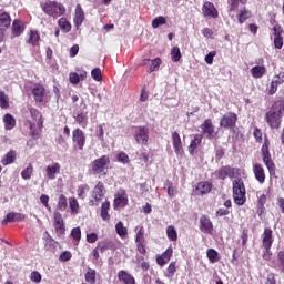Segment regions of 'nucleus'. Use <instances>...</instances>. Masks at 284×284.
Wrapping results in <instances>:
<instances>
[{"label":"nucleus","mask_w":284,"mask_h":284,"mask_svg":"<svg viewBox=\"0 0 284 284\" xmlns=\"http://www.w3.org/2000/svg\"><path fill=\"white\" fill-rule=\"evenodd\" d=\"M41 8L44 14L52 17V19H59V17H63V14H65V6L61 2L49 0L41 4Z\"/></svg>","instance_id":"f257e3e1"},{"label":"nucleus","mask_w":284,"mask_h":284,"mask_svg":"<svg viewBox=\"0 0 284 284\" xmlns=\"http://www.w3.org/2000/svg\"><path fill=\"white\" fill-rule=\"evenodd\" d=\"M245 184L243 180L237 179L233 181V201L236 205H245Z\"/></svg>","instance_id":"f03ea898"},{"label":"nucleus","mask_w":284,"mask_h":284,"mask_svg":"<svg viewBox=\"0 0 284 284\" xmlns=\"http://www.w3.org/2000/svg\"><path fill=\"white\" fill-rule=\"evenodd\" d=\"M284 108H273L266 113V121L270 128L278 130L281 128V119H283Z\"/></svg>","instance_id":"7ed1b4c3"},{"label":"nucleus","mask_w":284,"mask_h":284,"mask_svg":"<svg viewBox=\"0 0 284 284\" xmlns=\"http://www.w3.org/2000/svg\"><path fill=\"white\" fill-rule=\"evenodd\" d=\"M261 152H262L263 163L267 168L270 174H275L276 164H274V161H272V154H270V140L264 141Z\"/></svg>","instance_id":"20e7f679"},{"label":"nucleus","mask_w":284,"mask_h":284,"mask_svg":"<svg viewBox=\"0 0 284 284\" xmlns=\"http://www.w3.org/2000/svg\"><path fill=\"white\" fill-rule=\"evenodd\" d=\"M33 99L36 103H48L50 101V95L48 91L45 90V87L43 84H34L31 89Z\"/></svg>","instance_id":"39448f33"},{"label":"nucleus","mask_w":284,"mask_h":284,"mask_svg":"<svg viewBox=\"0 0 284 284\" xmlns=\"http://www.w3.org/2000/svg\"><path fill=\"white\" fill-rule=\"evenodd\" d=\"M108 165H110V156L102 155L92 162L91 170L94 174H106Z\"/></svg>","instance_id":"423d86ee"},{"label":"nucleus","mask_w":284,"mask_h":284,"mask_svg":"<svg viewBox=\"0 0 284 284\" xmlns=\"http://www.w3.org/2000/svg\"><path fill=\"white\" fill-rule=\"evenodd\" d=\"M30 114L34 121H38L37 129H34V124L30 122V132L32 136H39V133L43 130V115L34 108L30 109Z\"/></svg>","instance_id":"0eeeda50"},{"label":"nucleus","mask_w":284,"mask_h":284,"mask_svg":"<svg viewBox=\"0 0 284 284\" xmlns=\"http://www.w3.org/2000/svg\"><path fill=\"white\" fill-rule=\"evenodd\" d=\"M134 139L141 145H148L150 139V129L148 126H138L135 130Z\"/></svg>","instance_id":"6e6552de"},{"label":"nucleus","mask_w":284,"mask_h":284,"mask_svg":"<svg viewBox=\"0 0 284 284\" xmlns=\"http://www.w3.org/2000/svg\"><path fill=\"white\" fill-rule=\"evenodd\" d=\"M201 130L202 134L206 136V139H214L216 136V131L214 129V124L210 119H206L202 124H201Z\"/></svg>","instance_id":"1a4fd4ad"},{"label":"nucleus","mask_w":284,"mask_h":284,"mask_svg":"<svg viewBox=\"0 0 284 284\" xmlns=\"http://www.w3.org/2000/svg\"><path fill=\"white\" fill-rule=\"evenodd\" d=\"M57 174H61V164L59 162H52L45 168V176L49 181H54Z\"/></svg>","instance_id":"9d476101"},{"label":"nucleus","mask_w":284,"mask_h":284,"mask_svg":"<svg viewBox=\"0 0 284 284\" xmlns=\"http://www.w3.org/2000/svg\"><path fill=\"white\" fill-rule=\"evenodd\" d=\"M200 230L203 234H212L214 232V224H212V220L207 215L200 217Z\"/></svg>","instance_id":"9b49d317"},{"label":"nucleus","mask_w":284,"mask_h":284,"mask_svg":"<svg viewBox=\"0 0 284 284\" xmlns=\"http://www.w3.org/2000/svg\"><path fill=\"white\" fill-rule=\"evenodd\" d=\"M113 205L115 210L119 207H125V205H128V193L123 190L118 191Z\"/></svg>","instance_id":"f8f14e48"},{"label":"nucleus","mask_w":284,"mask_h":284,"mask_svg":"<svg viewBox=\"0 0 284 284\" xmlns=\"http://www.w3.org/2000/svg\"><path fill=\"white\" fill-rule=\"evenodd\" d=\"M72 136L73 143H77L79 150H83V148L85 146V133H83V131H81L80 129H75L72 132Z\"/></svg>","instance_id":"ddd939ff"},{"label":"nucleus","mask_w":284,"mask_h":284,"mask_svg":"<svg viewBox=\"0 0 284 284\" xmlns=\"http://www.w3.org/2000/svg\"><path fill=\"white\" fill-rule=\"evenodd\" d=\"M253 173L258 184L263 185V183H265V169L263 168V164H253Z\"/></svg>","instance_id":"4468645a"},{"label":"nucleus","mask_w":284,"mask_h":284,"mask_svg":"<svg viewBox=\"0 0 284 284\" xmlns=\"http://www.w3.org/2000/svg\"><path fill=\"white\" fill-rule=\"evenodd\" d=\"M210 192H212V183L210 182H199L194 190L196 196H204V194H210Z\"/></svg>","instance_id":"2eb2a0df"},{"label":"nucleus","mask_w":284,"mask_h":284,"mask_svg":"<svg viewBox=\"0 0 284 284\" xmlns=\"http://www.w3.org/2000/svg\"><path fill=\"white\" fill-rule=\"evenodd\" d=\"M103 196H105V186H103V182H99L92 191V199H94L97 203H101Z\"/></svg>","instance_id":"dca6fc26"},{"label":"nucleus","mask_w":284,"mask_h":284,"mask_svg":"<svg viewBox=\"0 0 284 284\" xmlns=\"http://www.w3.org/2000/svg\"><path fill=\"white\" fill-rule=\"evenodd\" d=\"M236 114L234 113H226L220 122L221 128H234L236 125Z\"/></svg>","instance_id":"f3484780"},{"label":"nucleus","mask_w":284,"mask_h":284,"mask_svg":"<svg viewBox=\"0 0 284 284\" xmlns=\"http://www.w3.org/2000/svg\"><path fill=\"white\" fill-rule=\"evenodd\" d=\"M202 12L204 17H211L212 19H216V17H219V11L216 10V7H214V3L212 2H204Z\"/></svg>","instance_id":"a211bd4d"},{"label":"nucleus","mask_w":284,"mask_h":284,"mask_svg":"<svg viewBox=\"0 0 284 284\" xmlns=\"http://www.w3.org/2000/svg\"><path fill=\"white\" fill-rule=\"evenodd\" d=\"M272 229H265L262 234V247H272V243H274V237L272 236Z\"/></svg>","instance_id":"6ab92c4d"},{"label":"nucleus","mask_w":284,"mask_h":284,"mask_svg":"<svg viewBox=\"0 0 284 284\" xmlns=\"http://www.w3.org/2000/svg\"><path fill=\"white\" fill-rule=\"evenodd\" d=\"M23 219H26V215L11 212L7 214L6 219L2 220V225H8V223H17L23 221Z\"/></svg>","instance_id":"aec40b11"},{"label":"nucleus","mask_w":284,"mask_h":284,"mask_svg":"<svg viewBox=\"0 0 284 284\" xmlns=\"http://www.w3.org/2000/svg\"><path fill=\"white\" fill-rule=\"evenodd\" d=\"M85 20V12H83V8L81 7V4H77L75 7V16H74V24L75 28H79L83 21Z\"/></svg>","instance_id":"412c9836"},{"label":"nucleus","mask_w":284,"mask_h":284,"mask_svg":"<svg viewBox=\"0 0 284 284\" xmlns=\"http://www.w3.org/2000/svg\"><path fill=\"white\" fill-rule=\"evenodd\" d=\"M172 141L175 154H183V142H181V135L178 132L172 133Z\"/></svg>","instance_id":"4be33fe9"},{"label":"nucleus","mask_w":284,"mask_h":284,"mask_svg":"<svg viewBox=\"0 0 284 284\" xmlns=\"http://www.w3.org/2000/svg\"><path fill=\"white\" fill-rule=\"evenodd\" d=\"M17 161V151L10 150L0 161L2 165H12Z\"/></svg>","instance_id":"5701e85b"},{"label":"nucleus","mask_w":284,"mask_h":284,"mask_svg":"<svg viewBox=\"0 0 284 284\" xmlns=\"http://www.w3.org/2000/svg\"><path fill=\"white\" fill-rule=\"evenodd\" d=\"M118 278H119V281H121L124 284H136L134 276H132L131 274H129L125 271H120L118 273Z\"/></svg>","instance_id":"b1692460"},{"label":"nucleus","mask_w":284,"mask_h":284,"mask_svg":"<svg viewBox=\"0 0 284 284\" xmlns=\"http://www.w3.org/2000/svg\"><path fill=\"white\" fill-rule=\"evenodd\" d=\"M23 30H26L23 22L14 20L12 23V37H21V34H23Z\"/></svg>","instance_id":"393cba45"},{"label":"nucleus","mask_w":284,"mask_h":284,"mask_svg":"<svg viewBox=\"0 0 284 284\" xmlns=\"http://www.w3.org/2000/svg\"><path fill=\"white\" fill-rule=\"evenodd\" d=\"M201 141H203V135L202 134H195L194 139L191 141V144L189 146L190 154H194V152H196V150L201 145Z\"/></svg>","instance_id":"a878e982"},{"label":"nucleus","mask_w":284,"mask_h":284,"mask_svg":"<svg viewBox=\"0 0 284 284\" xmlns=\"http://www.w3.org/2000/svg\"><path fill=\"white\" fill-rule=\"evenodd\" d=\"M217 176L219 179H222V181H225L227 176H234V169L230 166H222L220 170H217Z\"/></svg>","instance_id":"bb28decb"},{"label":"nucleus","mask_w":284,"mask_h":284,"mask_svg":"<svg viewBox=\"0 0 284 284\" xmlns=\"http://www.w3.org/2000/svg\"><path fill=\"white\" fill-rule=\"evenodd\" d=\"M11 23H12V18H10V14L8 12L0 13V28L1 29L10 28Z\"/></svg>","instance_id":"cd10ccee"},{"label":"nucleus","mask_w":284,"mask_h":284,"mask_svg":"<svg viewBox=\"0 0 284 284\" xmlns=\"http://www.w3.org/2000/svg\"><path fill=\"white\" fill-rule=\"evenodd\" d=\"M267 70L263 65H256L251 69V74L254 79H261Z\"/></svg>","instance_id":"c85d7f7f"},{"label":"nucleus","mask_w":284,"mask_h":284,"mask_svg":"<svg viewBox=\"0 0 284 284\" xmlns=\"http://www.w3.org/2000/svg\"><path fill=\"white\" fill-rule=\"evenodd\" d=\"M75 120L79 123V125L85 128V125H88V113L83 110L78 111Z\"/></svg>","instance_id":"c756f323"},{"label":"nucleus","mask_w":284,"mask_h":284,"mask_svg":"<svg viewBox=\"0 0 284 284\" xmlns=\"http://www.w3.org/2000/svg\"><path fill=\"white\" fill-rule=\"evenodd\" d=\"M40 41H41V37L39 36L38 31H31L29 33V39L27 43H30V45H39Z\"/></svg>","instance_id":"7c9ffc66"},{"label":"nucleus","mask_w":284,"mask_h":284,"mask_svg":"<svg viewBox=\"0 0 284 284\" xmlns=\"http://www.w3.org/2000/svg\"><path fill=\"white\" fill-rule=\"evenodd\" d=\"M239 3H242V6H245L247 3V0H229V14H232V12L239 10Z\"/></svg>","instance_id":"2f4dec72"},{"label":"nucleus","mask_w":284,"mask_h":284,"mask_svg":"<svg viewBox=\"0 0 284 284\" xmlns=\"http://www.w3.org/2000/svg\"><path fill=\"white\" fill-rule=\"evenodd\" d=\"M43 239L47 250H50V247H57V241H54V239L50 236V233H48V231L43 233Z\"/></svg>","instance_id":"473e14b6"},{"label":"nucleus","mask_w":284,"mask_h":284,"mask_svg":"<svg viewBox=\"0 0 284 284\" xmlns=\"http://www.w3.org/2000/svg\"><path fill=\"white\" fill-rule=\"evenodd\" d=\"M58 26L63 30V32H70V30H72V24H70V21L65 18H60L58 20Z\"/></svg>","instance_id":"72a5a7b5"},{"label":"nucleus","mask_w":284,"mask_h":284,"mask_svg":"<svg viewBox=\"0 0 284 284\" xmlns=\"http://www.w3.org/2000/svg\"><path fill=\"white\" fill-rule=\"evenodd\" d=\"M32 172H34V166H32V163H29L28 166L21 172L22 179H24V181H30V179H32Z\"/></svg>","instance_id":"f704fd0d"},{"label":"nucleus","mask_w":284,"mask_h":284,"mask_svg":"<svg viewBox=\"0 0 284 284\" xmlns=\"http://www.w3.org/2000/svg\"><path fill=\"white\" fill-rule=\"evenodd\" d=\"M115 231H116V234H119V236L121 239H125V236H128V227H125V225H123V222L116 223Z\"/></svg>","instance_id":"c9c22d12"},{"label":"nucleus","mask_w":284,"mask_h":284,"mask_svg":"<svg viewBox=\"0 0 284 284\" xmlns=\"http://www.w3.org/2000/svg\"><path fill=\"white\" fill-rule=\"evenodd\" d=\"M166 236L169 241H178L179 235L176 233V227H174V225H170L166 227Z\"/></svg>","instance_id":"e433bc0d"},{"label":"nucleus","mask_w":284,"mask_h":284,"mask_svg":"<svg viewBox=\"0 0 284 284\" xmlns=\"http://www.w3.org/2000/svg\"><path fill=\"white\" fill-rule=\"evenodd\" d=\"M3 121L7 130H12L17 125V121L11 114H6Z\"/></svg>","instance_id":"4c0bfd02"},{"label":"nucleus","mask_w":284,"mask_h":284,"mask_svg":"<svg viewBox=\"0 0 284 284\" xmlns=\"http://www.w3.org/2000/svg\"><path fill=\"white\" fill-rule=\"evenodd\" d=\"M110 210V202H104L101 205V217L103 221H110V214H108V211Z\"/></svg>","instance_id":"58836bf2"},{"label":"nucleus","mask_w":284,"mask_h":284,"mask_svg":"<svg viewBox=\"0 0 284 284\" xmlns=\"http://www.w3.org/2000/svg\"><path fill=\"white\" fill-rule=\"evenodd\" d=\"M237 17H239V23H245V21H247V19L252 17V13L246 8H243L237 14Z\"/></svg>","instance_id":"ea45409f"},{"label":"nucleus","mask_w":284,"mask_h":284,"mask_svg":"<svg viewBox=\"0 0 284 284\" xmlns=\"http://www.w3.org/2000/svg\"><path fill=\"white\" fill-rule=\"evenodd\" d=\"M85 281L87 283H90V284L97 283V271L89 268V271L85 274Z\"/></svg>","instance_id":"a19ab883"},{"label":"nucleus","mask_w":284,"mask_h":284,"mask_svg":"<svg viewBox=\"0 0 284 284\" xmlns=\"http://www.w3.org/2000/svg\"><path fill=\"white\" fill-rule=\"evenodd\" d=\"M206 254H207V258H209L210 263H217V261H219V252H216V250L209 248Z\"/></svg>","instance_id":"79ce46f5"},{"label":"nucleus","mask_w":284,"mask_h":284,"mask_svg":"<svg viewBox=\"0 0 284 284\" xmlns=\"http://www.w3.org/2000/svg\"><path fill=\"white\" fill-rule=\"evenodd\" d=\"M98 250L103 254V252H108V250H112V242L103 241L98 244Z\"/></svg>","instance_id":"37998d69"},{"label":"nucleus","mask_w":284,"mask_h":284,"mask_svg":"<svg viewBox=\"0 0 284 284\" xmlns=\"http://www.w3.org/2000/svg\"><path fill=\"white\" fill-rule=\"evenodd\" d=\"M165 23H168V19H165V17H163V16H159L153 19L152 28L156 29V28H159V26H165Z\"/></svg>","instance_id":"c03bdc74"},{"label":"nucleus","mask_w":284,"mask_h":284,"mask_svg":"<svg viewBox=\"0 0 284 284\" xmlns=\"http://www.w3.org/2000/svg\"><path fill=\"white\" fill-rule=\"evenodd\" d=\"M10 106V98L6 92L0 91V108H9Z\"/></svg>","instance_id":"a18cd8bd"},{"label":"nucleus","mask_w":284,"mask_h":284,"mask_svg":"<svg viewBox=\"0 0 284 284\" xmlns=\"http://www.w3.org/2000/svg\"><path fill=\"white\" fill-rule=\"evenodd\" d=\"M171 59L174 63H179V61H181V49H179V47H174L171 50Z\"/></svg>","instance_id":"49530a36"},{"label":"nucleus","mask_w":284,"mask_h":284,"mask_svg":"<svg viewBox=\"0 0 284 284\" xmlns=\"http://www.w3.org/2000/svg\"><path fill=\"white\" fill-rule=\"evenodd\" d=\"M68 207V199L65 195L61 194L58 200V210L61 212H64V210Z\"/></svg>","instance_id":"de8ad7c7"},{"label":"nucleus","mask_w":284,"mask_h":284,"mask_svg":"<svg viewBox=\"0 0 284 284\" xmlns=\"http://www.w3.org/2000/svg\"><path fill=\"white\" fill-rule=\"evenodd\" d=\"M135 242L136 243H145V230L143 229V226H140L138 232H136V236H135Z\"/></svg>","instance_id":"09e8293b"},{"label":"nucleus","mask_w":284,"mask_h":284,"mask_svg":"<svg viewBox=\"0 0 284 284\" xmlns=\"http://www.w3.org/2000/svg\"><path fill=\"white\" fill-rule=\"evenodd\" d=\"M69 207L73 214H79V202L74 197L69 199Z\"/></svg>","instance_id":"8fccbe9b"},{"label":"nucleus","mask_w":284,"mask_h":284,"mask_svg":"<svg viewBox=\"0 0 284 284\" xmlns=\"http://www.w3.org/2000/svg\"><path fill=\"white\" fill-rule=\"evenodd\" d=\"M88 192H90V186L87 184H83L78 189V196L80 199H85V194H88Z\"/></svg>","instance_id":"3c124183"},{"label":"nucleus","mask_w":284,"mask_h":284,"mask_svg":"<svg viewBox=\"0 0 284 284\" xmlns=\"http://www.w3.org/2000/svg\"><path fill=\"white\" fill-rule=\"evenodd\" d=\"M40 202L42 203V205H44V207L48 210V212H52V206H50V204H49L50 196L42 194L40 196Z\"/></svg>","instance_id":"603ef678"},{"label":"nucleus","mask_w":284,"mask_h":284,"mask_svg":"<svg viewBox=\"0 0 284 284\" xmlns=\"http://www.w3.org/2000/svg\"><path fill=\"white\" fill-rule=\"evenodd\" d=\"M257 206L260 210H263L265 207V203H267V195L266 194H261L258 195L257 193Z\"/></svg>","instance_id":"864d4df0"},{"label":"nucleus","mask_w":284,"mask_h":284,"mask_svg":"<svg viewBox=\"0 0 284 284\" xmlns=\"http://www.w3.org/2000/svg\"><path fill=\"white\" fill-rule=\"evenodd\" d=\"M160 67H161V58H155L154 60L151 61L150 72H156V70H159Z\"/></svg>","instance_id":"5fc2aeb1"},{"label":"nucleus","mask_w":284,"mask_h":284,"mask_svg":"<svg viewBox=\"0 0 284 284\" xmlns=\"http://www.w3.org/2000/svg\"><path fill=\"white\" fill-rule=\"evenodd\" d=\"M54 229L58 236H63V234H65V224L63 222L54 224Z\"/></svg>","instance_id":"6e6d98bb"},{"label":"nucleus","mask_w":284,"mask_h":284,"mask_svg":"<svg viewBox=\"0 0 284 284\" xmlns=\"http://www.w3.org/2000/svg\"><path fill=\"white\" fill-rule=\"evenodd\" d=\"M91 77L94 81H101L103 75L101 74V69L95 68L91 71Z\"/></svg>","instance_id":"4d7b16f0"},{"label":"nucleus","mask_w":284,"mask_h":284,"mask_svg":"<svg viewBox=\"0 0 284 284\" xmlns=\"http://www.w3.org/2000/svg\"><path fill=\"white\" fill-rule=\"evenodd\" d=\"M277 261H278V267L282 272V274H284V251H280L277 253Z\"/></svg>","instance_id":"13d9d810"},{"label":"nucleus","mask_w":284,"mask_h":284,"mask_svg":"<svg viewBox=\"0 0 284 284\" xmlns=\"http://www.w3.org/2000/svg\"><path fill=\"white\" fill-rule=\"evenodd\" d=\"M71 236L74 241H81V227L72 229Z\"/></svg>","instance_id":"bf43d9fd"},{"label":"nucleus","mask_w":284,"mask_h":284,"mask_svg":"<svg viewBox=\"0 0 284 284\" xmlns=\"http://www.w3.org/2000/svg\"><path fill=\"white\" fill-rule=\"evenodd\" d=\"M118 161L119 163H130V156L125 152H120L118 154Z\"/></svg>","instance_id":"052dcab7"},{"label":"nucleus","mask_w":284,"mask_h":284,"mask_svg":"<svg viewBox=\"0 0 284 284\" xmlns=\"http://www.w3.org/2000/svg\"><path fill=\"white\" fill-rule=\"evenodd\" d=\"M41 273L33 271L30 274V281H32L33 283H41Z\"/></svg>","instance_id":"680f3d73"},{"label":"nucleus","mask_w":284,"mask_h":284,"mask_svg":"<svg viewBox=\"0 0 284 284\" xmlns=\"http://www.w3.org/2000/svg\"><path fill=\"white\" fill-rule=\"evenodd\" d=\"M272 247H264V251H263V255H262V258L264 261H272Z\"/></svg>","instance_id":"e2e57ef3"},{"label":"nucleus","mask_w":284,"mask_h":284,"mask_svg":"<svg viewBox=\"0 0 284 284\" xmlns=\"http://www.w3.org/2000/svg\"><path fill=\"white\" fill-rule=\"evenodd\" d=\"M70 82L73 83V85L79 84V82L81 81L79 78V73L77 72H71L69 75Z\"/></svg>","instance_id":"0e129e2a"},{"label":"nucleus","mask_w":284,"mask_h":284,"mask_svg":"<svg viewBox=\"0 0 284 284\" xmlns=\"http://www.w3.org/2000/svg\"><path fill=\"white\" fill-rule=\"evenodd\" d=\"M216 57V51H211L206 57H205V63L207 65H212L214 63V58Z\"/></svg>","instance_id":"69168bd1"},{"label":"nucleus","mask_w":284,"mask_h":284,"mask_svg":"<svg viewBox=\"0 0 284 284\" xmlns=\"http://www.w3.org/2000/svg\"><path fill=\"white\" fill-rule=\"evenodd\" d=\"M166 272L170 276H174V273L176 272V262H171Z\"/></svg>","instance_id":"338daca9"},{"label":"nucleus","mask_w":284,"mask_h":284,"mask_svg":"<svg viewBox=\"0 0 284 284\" xmlns=\"http://www.w3.org/2000/svg\"><path fill=\"white\" fill-rule=\"evenodd\" d=\"M274 45L277 50H281L283 48V37L274 38Z\"/></svg>","instance_id":"774afa93"}]
</instances>
